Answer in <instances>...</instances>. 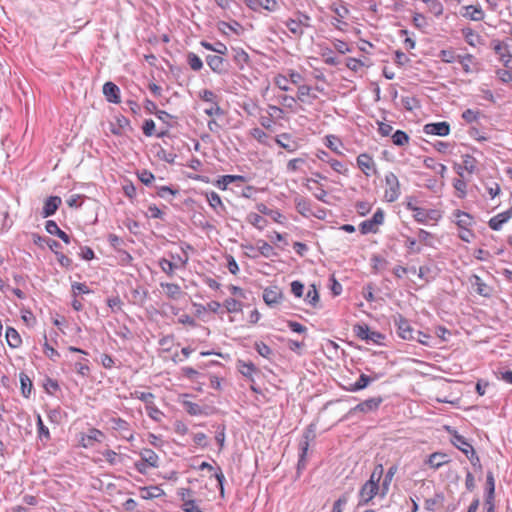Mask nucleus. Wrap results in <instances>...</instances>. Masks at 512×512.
Instances as JSON below:
<instances>
[{"label":"nucleus","mask_w":512,"mask_h":512,"mask_svg":"<svg viewBox=\"0 0 512 512\" xmlns=\"http://www.w3.org/2000/svg\"><path fill=\"white\" fill-rule=\"evenodd\" d=\"M157 157L167 163H174L176 155L173 153L166 152L165 149L160 148V150L157 152Z\"/></svg>","instance_id":"nucleus-56"},{"label":"nucleus","mask_w":512,"mask_h":512,"mask_svg":"<svg viewBox=\"0 0 512 512\" xmlns=\"http://www.w3.org/2000/svg\"><path fill=\"white\" fill-rule=\"evenodd\" d=\"M62 203V199L59 196H50L48 197L43 205L42 208V216L44 218H47L49 216H52L56 213L57 209Z\"/></svg>","instance_id":"nucleus-8"},{"label":"nucleus","mask_w":512,"mask_h":512,"mask_svg":"<svg viewBox=\"0 0 512 512\" xmlns=\"http://www.w3.org/2000/svg\"><path fill=\"white\" fill-rule=\"evenodd\" d=\"M397 470H398V467L396 465H392L387 470V472L384 476L383 482H382L381 496H385L387 494L389 485H390L394 475L396 474Z\"/></svg>","instance_id":"nucleus-26"},{"label":"nucleus","mask_w":512,"mask_h":512,"mask_svg":"<svg viewBox=\"0 0 512 512\" xmlns=\"http://www.w3.org/2000/svg\"><path fill=\"white\" fill-rule=\"evenodd\" d=\"M511 218H512V206L508 210L492 217L489 220L488 225L492 230L498 231L502 228L503 224L508 222Z\"/></svg>","instance_id":"nucleus-7"},{"label":"nucleus","mask_w":512,"mask_h":512,"mask_svg":"<svg viewBox=\"0 0 512 512\" xmlns=\"http://www.w3.org/2000/svg\"><path fill=\"white\" fill-rule=\"evenodd\" d=\"M385 183L387 189L385 191V197L388 202L396 201L401 192H400V183L397 176L393 172H389L385 175Z\"/></svg>","instance_id":"nucleus-2"},{"label":"nucleus","mask_w":512,"mask_h":512,"mask_svg":"<svg viewBox=\"0 0 512 512\" xmlns=\"http://www.w3.org/2000/svg\"><path fill=\"white\" fill-rule=\"evenodd\" d=\"M142 129H143V133L146 136H148V137L152 136L153 132L155 130V123H154V121L152 119L146 120L144 122V125H143Z\"/></svg>","instance_id":"nucleus-64"},{"label":"nucleus","mask_w":512,"mask_h":512,"mask_svg":"<svg viewBox=\"0 0 512 512\" xmlns=\"http://www.w3.org/2000/svg\"><path fill=\"white\" fill-rule=\"evenodd\" d=\"M274 83L276 86L282 91H289L290 87L288 85L289 79L284 75H277L274 79Z\"/></svg>","instance_id":"nucleus-51"},{"label":"nucleus","mask_w":512,"mask_h":512,"mask_svg":"<svg viewBox=\"0 0 512 512\" xmlns=\"http://www.w3.org/2000/svg\"><path fill=\"white\" fill-rule=\"evenodd\" d=\"M294 201L296 209L300 214L307 216L309 213H311V204L309 200L303 197H296Z\"/></svg>","instance_id":"nucleus-29"},{"label":"nucleus","mask_w":512,"mask_h":512,"mask_svg":"<svg viewBox=\"0 0 512 512\" xmlns=\"http://www.w3.org/2000/svg\"><path fill=\"white\" fill-rule=\"evenodd\" d=\"M285 25L289 29V31L296 36L300 37L304 33L303 29L301 28L299 22L296 19H288L285 22Z\"/></svg>","instance_id":"nucleus-37"},{"label":"nucleus","mask_w":512,"mask_h":512,"mask_svg":"<svg viewBox=\"0 0 512 512\" xmlns=\"http://www.w3.org/2000/svg\"><path fill=\"white\" fill-rule=\"evenodd\" d=\"M370 328L366 324H356L354 325L353 331L355 335L362 339V340H368V333Z\"/></svg>","instance_id":"nucleus-39"},{"label":"nucleus","mask_w":512,"mask_h":512,"mask_svg":"<svg viewBox=\"0 0 512 512\" xmlns=\"http://www.w3.org/2000/svg\"><path fill=\"white\" fill-rule=\"evenodd\" d=\"M359 230L362 234L375 233L378 230V226L371 219L363 221L359 225Z\"/></svg>","instance_id":"nucleus-38"},{"label":"nucleus","mask_w":512,"mask_h":512,"mask_svg":"<svg viewBox=\"0 0 512 512\" xmlns=\"http://www.w3.org/2000/svg\"><path fill=\"white\" fill-rule=\"evenodd\" d=\"M475 57L471 54L458 55L457 61L461 64L465 73H472L471 65L474 63Z\"/></svg>","instance_id":"nucleus-30"},{"label":"nucleus","mask_w":512,"mask_h":512,"mask_svg":"<svg viewBox=\"0 0 512 512\" xmlns=\"http://www.w3.org/2000/svg\"><path fill=\"white\" fill-rule=\"evenodd\" d=\"M187 61L190 68L194 71H199L203 67V62L198 55L193 52L188 53Z\"/></svg>","instance_id":"nucleus-35"},{"label":"nucleus","mask_w":512,"mask_h":512,"mask_svg":"<svg viewBox=\"0 0 512 512\" xmlns=\"http://www.w3.org/2000/svg\"><path fill=\"white\" fill-rule=\"evenodd\" d=\"M326 141H327V143H326L327 147H329L331 150H333L336 153H339V154L341 153L338 150V148L342 144H341L340 140L337 137H335L333 135H329V136L326 137Z\"/></svg>","instance_id":"nucleus-52"},{"label":"nucleus","mask_w":512,"mask_h":512,"mask_svg":"<svg viewBox=\"0 0 512 512\" xmlns=\"http://www.w3.org/2000/svg\"><path fill=\"white\" fill-rule=\"evenodd\" d=\"M207 200L209 202V205L214 209L216 210L218 213L220 211H223L224 210V205L222 203V200L220 198V196L212 191L210 193L207 194Z\"/></svg>","instance_id":"nucleus-31"},{"label":"nucleus","mask_w":512,"mask_h":512,"mask_svg":"<svg viewBox=\"0 0 512 512\" xmlns=\"http://www.w3.org/2000/svg\"><path fill=\"white\" fill-rule=\"evenodd\" d=\"M160 267L162 268V270L168 274L169 276H172L173 273H174V266H176V262H173L167 258H161V261H160Z\"/></svg>","instance_id":"nucleus-45"},{"label":"nucleus","mask_w":512,"mask_h":512,"mask_svg":"<svg viewBox=\"0 0 512 512\" xmlns=\"http://www.w3.org/2000/svg\"><path fill=\"white\" fill-rule=\"evenodd\" d=\"M135 396L137 399L144 402L147 406L153 404L155 396L150 392H135Z\"/></svg>","instance_id":"nucleus-54"},{"label":"nucleus","mask_w":512,"mask_h":512,"mask_svg":"<svg viewBox=\"0 0 512 512\" xmlns=\"http://www.w3.org/2000/svg\"><path fill=\"white\" fill-rule=\"evenodd\" d=\"M421 1L427 5L428 10L432 14H434L436 17H439L443 13V5L440 1H438V0H421Z\"/></svg>","instance_id":"nucleus-33"},{"label":"nucleus","mask_w":512,"mask_h":512,"mask_svg":"<svg viewBox=\"0 0 512 512\" xmlns=\"http://www.w3.org/2000/svg\"><path fill=\"white\" fill-rule=\"evenodd\" d=\"M453 215L459 228L469 227L473 223V217L467 212L456 210Z\"/></svg>","instance_id":"nucleus-16"},{"label":"nucleus","mask_w":512,"mask_h":512,"mask_svg":"<svg viewBox=\"0 0 512 512\" xmlns=\"http://www.w3.org/2000/svg\"><path fill=\"white\" fill-rule=\"evenodd\" d=\"M470 282L472 286L475 287V290L479 295L484 297L491 296V288L486 285L479 276L473 275Z\"/></svg>","instance_id":"nucleus-15"},{"label":"nucleus","mask_w":512,"mask_h":512,"mask_svg":"<svg viewBox=\"0 0 512 512\" xmlns=\"http://www.w3.org/2000/svg\"><path fill=\"white\" fill-rule=\"evenodd\" d=\"M475 158L469 154H466L463 156V165H464V168L469 172V173H473L474 169H475Z\"/></svg>","instance_id":"nucleus-55"},{"label":"nucleus","mask_w":512,"mask_h":512,"mask_svg":"<svg viewBox=\"0 0 512 512\" xmlns=\"http://www.w3.org/2000/svg\"><path fill=\"white\" fill-rule=\"evenodd\" d=\"M452 443L455 447H457L459 450H461L466 456L470 453V447H472L471 444L467 442L465 437L462 435H459L455 432Z\"/></svg>","instance_id":"nucleus-25"},{"label":"nucleus","mask_w":512,"mask_h":512,"mask_svg":"<svg viewBox=\"0 0 512 512\" xmlns=\"http://www.w3.org/2000/svg\"><path fill=\"white\" fill-rule=\"evenodd\" d=\"M394 326L397 329V334L404 340H413L416 338L415 332L409 321L401 314L397 313L392 317Z\"/></svg>","instance_id":"nucleus-1"},{"label":"nucleus","mask_w":512,"mask_h":512,"mask_svg":"<svg viewBox=\"0 0 512 512\" xmlns=\"http://www.w3.org/2000/svg\"><path fill=\"white\" fill-rule=\"evenodd\" d=\"M496 75L504 83L512 82V71H511V69H508V68H506V69H498L496 71Z\"/></svg>","instance_id":"nucleus-53"},{"label":"nucleus","mask_w":512,"mask_h":512,"mask_svg":"<svg viewBox=\"0 0 512 512\" xmlns=\"http://www.w3.org/2000/svg\"><path fill=\"white\" fill-rule=\"evenodd\" d=\"M103 436V433L98 429H90L89 434L87 435V444L84 446L92 445L93 441H100V438Z\"/></svg>","instance_id":"nucleus-57"},{"label":"nucleus","mask_w":512,"mask_h":512,"mask_svg":"<svg viewBox=\"0 0 512 512\" xmlns=\"http://www.w3.org/2000/svg\"><path fill=\"white\" fill-rule=\"evenodd\" d=\"M330 9L337 15V18H335L336 23L333 22L332 24L336 28H340L339 24L342 23L341 19L345 18L349 13L348 8L344 5H340V6L332 5L330 7Z\"/></svg>","instance_id":"nucleus-32"},{"label":"nucleus","mask_w":512,"mask_h":512,"mask_svg":"<svg viewBox=\"0 0 512 512\" xmlns=\"http://www.w3.org/2000/svg\"><path fill=\"white\" fill-rule=\"evenodd\" d=\"M282 139L288 140V139H290V135L288 133H283V134L279 135L275 139V141L280 147H282L283 149H286L288 152H294L295 146H291L290 144L283 142Z\"/></svg>","instance_id":"nucleus-49"},{"label":"nucleus","mask_w":512,"mask_h":512,"mask_svg":"<svg viewBox=\"0 0 512 512\" xmlns=\"http://www.w3.org/2000/svg\"><path fill=\"white\" fill-rule=\"evenodd\" d=\"M215 440L219 444L220 450L224 447L225 443V425H219L215 435Z\"/></svg>","instance_id":"nucleus-58"},{"label":"nucleus","mask_w":512,"mask_h":512,"mask_svg":"<svg viewBox=\"0 0 512 512\" xmlns=\"http://www.w3.org/2000/svg\"><path fill=\"white\" fill-rule=\"evenodd\" d=\"M160 286L165 290V294L169 299L178 300L184 295V292L178 284L161 283Z\"/></svg>","instance_id":"nucleus-13"},{"label":"nucleus","mask_w":512,"mask_h":512,"mask_svg":"<svg viewBox=\"0 0 512 512\" xmlns=\"http://www.w3.org/2000/svg\"><path fill=\"white\" fill-rule=\"evenodd\" d=\"M370 384L371 379L368 377V375L362 373L356 382L351 383L348 387H346V390L350 392H356L366 388Z\"/></svg>","instance_id":"nucleus-21"},{"label":"nucleus","mask_w":512,"mask_h":512,"mask_svg":"<svg viewBox=\"0 0 512 512\" xmlns=\"http://www.w3.org/2000/svg\"><path fill=\"white\" fill-rule=\"evenodd\" d=\"M457 56L453 50H441L439 52V58L445 63H453L457 61Z\"/></svg>","instance_id":"nucleus-44"},{"label":"nucleus","mask_w":512,"mask_h":512,"mask_svg":"<svg viewBox=\"0 0 512 512\" xmlns=\"http://www.w3.org/2000/svg\"><path fill=\"white\" fill-rule=\"evenodd\" d=\"M392 142L397 146H404L409 142V136L402 130H396L392 135Z\"/></svg>","instance_id":"nucleus-34"},{"label":"nucleus","mask_w":512,"mask_h":512,"mask_svg":"<svg viewBox=\"0 0 512 512\" xmlns=\"http://www.w3.org/2000/svg\"><path fill=\"white\" fill-rule=\"evenodd\" d=\"M224 306H225L227 312H230V313L238 312V311H241V309H242L241 303L234 298L226 299L224 302Z\"/></svg>","instance_id":"nucleus-43"},{"label":"nucleus","mask_w":512,"mask_h":512,"mask_svg":"<svg viewBox=\"0 0 512 512\" xmlns=\"http://www.w3.org/2000/svg\"><path fill=\"white\" fill-rule=\"evenodd\" d=\"M234 61L240 68H243V65L249 61V55L243 49H237L235 50Z\"/></svg>","instance_id":"nucleus-40"},{"label":"nucleus","mask_w":512,"mask_h":512,"mask_svg":"<svg viewBox=\"0 0 512 512\" xmlns=\"http://www.w3.org/2000/svg\"><path fill=\"white\" fill-rule=\"evenodd\" d=\"M214 477L215 479L217 480L218 482V486H219V490H220V494L221 496H224V481H225V476L222 472V469L220 467L217 468L215 474H214Z\"/></svg>","instance_id":"nucleus-59"},{"label":"nucleus","mask_w":512,"mask_h":512,"mask_svg":"<svg viewBox=\"0 0 512 512\" xmlns=\"http://www.w3.org/2000/svg\"><path fill=\"white\" fill-rule=\"evenodd\" d=\"M448 462L447 455L443 453L435 452L428 458L427 463L434 469L440 468L442 465Z\"/></svg>","instance_id":"nucleus-27"},{"label":"nucleus","mask_w":512,"mask_h":512,"mask_svg":"<svg viewBox=\"0 0 512 512\" xmlns=\"http://www.w3.org/2000/svg\"><path fill=\"white\" fill-rule=\"evenodd\" d=\"M283 298L281 289L277 286L267 287L263 291V300L268 306L278 304Z\"/></svg>","instance_id":"nucleus-5"},{"label":"nucleus","mask_w":512,"mask_h":512,"mask_svg":"<svg viewBox=\"0 0 512 512\" xmlns=\"http://www.w3.org/2000/svg\"><path fill=\"white\" fill-rule=\"evenodd\" d=\"M205 113L208 116H222L224 115L223 109L219 106L218 101H214V103H210V106L205 109Z\"/></svg>","instance_id":"nucleus-47"},{"label":"nucleus","mask_w":512,"mask_h":512,"mask_svg":"<svg viewBox=\"0 0 512 512\" xmlns=\"http://www.w3.org/2000/svg\"><path fill=\"white\" fill-rule=\"evenodd\" d=\"M462 34L465 38V41L470 45V46H477L478 44H481L482 42V38L481 36L476 33L474 30H472L471 28H464L462 29Z\"/></svg>","instance_id":"nucleus-23"},{"label":"nucleus","mask_w":512,"mask_h":512,"mask_svg":"<svg viewBox=\"0 0 512 512\" xmlns=\"http://www.w3.org/2000/svg\"><path fill=\"white\" fill-rule=\"evenodd\" d=\"M304 285L300 281H293L291 283V292L296 297H301L303 295Z\"/></svg>","instance_id":"nucleus-63"},{"label":"nucleus","mask_w":512,"mask_h":512,"mask_svg":"<svg viewBox=\"0 0 512 512\" xmlns=\"http://www.w3.org/2000/svg\"><path fill=\"white\" fill-rule=\"evenodd\" d=\"M467 458L469 459V461L471 462V464H472L475 468H477V469H479V470H481V469H482V465H481V463H480V459H479V457L476 455V452H475V450H474V448H473V447H470V453L468 454Z\"/></svg>","instance_id":"nucleus-61"},{"label":"nucleus","mask_w":512,"mask_h":512,"mask_svg":"<svg viewBox=\"0 0 512 512\" xmlns=\"http://www.w3.org/2000/svg\"><path fill=\"white\" fill-rule=\"evenodd\" d=\"M357 164L366 176H370L371 171L376 173V170L374 169V161L372 157L366 153H362L357 157Z\"/></svg>","instance_id":"nucleus-11"},{"label":"nucleus","mask_w":512,"mask_h":512,"mask_svg":"<svg viewBox=\"0 0 512 512\" xmlns=\"http://www.w3.org/2000/svg\"><path fill=\"white\" fill-rule=\"evenodd\" d=\"M305 302L311 305L314 308H318L320 305V297L317 291V288L314 284L310 285L306 296L304 298Z\"/></svg>","instance_id":"nucleus-22"},{"label":"nucleus","mask_w":512,"mask_h":512,"mask_svg":"<svg viewBox=\"0 0 512 512\" xmlns=\"http://www.w3.org/2000/svg\"><path fill=\"white\" fill-rule=\"evenodd\" d=\"M255 349L264 358H269L272 354L271 348L263 342H256Z\"/></svg>","instance_id":"nucleus-50"},{"label":"nucleus","mask_w":512,"mask_h":512,"mask_svg":"<svg viewBox=\"0 0 512 512\" xmlns=\"http://www.w3.org/2000/svg\"><path fill=\"white\" fill-rule=\"evenodd\" d=\"M309 441H310V434L309 432H306L303 436V440H301L299 444L300 449V455L299 460L297 464V471L300 473L301 470H303L306 467V456L309 449Z\"/></svg>","instance_id":"nucleus-9"},{"label":"nucleus","mask_w":512,"mask_h":512,"mask_svg":"<svg viewBox=\"0 0 512 512\" xmlns=\"http://www.w3.org/2000/svg\"><path fill=\"white\" fill-rule=\"evenodd\" d=\"M137 176L144 185H150L155 179L154 175L146 169L139 171Z\"/></svg>","instance_id":"nucleus-48"},{"label":"nucleus","mask_w":512,"mask_h":512,"mask_svg":"<svg viewBox=\"0 0 512 512\" xmlns=\"http://www.w3.org/2000/svg\"><path fill=\"white\" fill-rule=\"evenodd\" d=\"M178 193L177 189H173L170 186H160L157 188V195L163 199H168L169 196H175Z\"/></svg>","instance_id":"nucleus-41"},{"label":"nucleus","mask_w":512,"mask_h":512,"mask_svg":"<svg viewBox=\"0 0 512 512\" xmlns=\"http://www.w3.org/2000/svg\"><path fill=\"white\" fill-rule=\"evenodd\" d=\"M103 94L106 100L110 103L118 104L121 101L120 89L111 81H108L103 85Z\"/></svg>","instance_id":"nucleus-6"},{"label":"nucleus","mask_w":512,"mask_h":512,"mask_svg":"<svg viewBox=\"0 0 512 512\" xmlns=\"http://www.w3.org/2000/svg\"><path fill=\"white\" fill-rule=\"evenodd\" d=\"M148 291L141 287L131 290V301L135 305L143 306L147 300Z\"/></svg>","instance_id":"nucleus-18"},{"label":"nucleus","mask_w":512,"mask_h":512,"mask_svg":"<svg viewBox=\"0 0 512 512\" xmlns=\"http://www.w3.org/2000/svg\"><path fill=\"white\" fill-rule=\"evenodd\" d=\"M141 460L150 467H158V455L149 448H145L140 452Z\"/></svg>","instance_id":"nucleus-17"},{"label":"nucleus","mask_w":512,"mask_h":512,"mask_svg":"<svg viewBox=\"0 0 512 512\" xmlns=\"http://www.w3.org/2000/svg\"><path fill=\"white\" fill-rule=\"evenodd\" d=\"M492 47L494 52L501 58L503 57H509L512 58V53L509 51V46L505 42H501L499 40H493L492 41Z\"/></svg>","instance_id":"nucleus-24"},{"label":"nucleus","mask_w":512,"mask_h":512,"mask_svg":"<svg viewBox=\"0 0 512 512\" xmlns=\"http://www.w3.org/2000/svg\"><path fill=\"white\" fill-rule=\"evenodd\" d=\"M444 500V495L442 493H437L433 498H429L425 500V509L428 511H434L436 505L442 503Z\"/></svg>","instance_id":"nucleus-36"},{"label":"nucleus","mask_w":512,"mask_h":512,"mask_svg":"<svg viewBox=\"0 0 512 512\" xmlns=\"http://www.w3.org/2000/svg\"><path fill=\"white\" fill-rule=\"evenodd\" d=\"M383 402L382 397H373L369 398L359 404H357L354 408L351 409L352 412H363L368 413L375 411L379 408L380 404Z\"/></svg>","instance_id":"nucleus-4"},{"label":"nucleus","mask_w":512,"mask_h":512,"mask_svg":"<svg viewBox=\"0 0 512 512\" xmlns=\"http://www.w3.org/2000/svg\"><path fill=\"white\" fill-rule=\"evenodd\" d=\"M5 337H6V341H7L8 345L11 348H18L22 343V339H21L19 333L17 332V330H15L12 327L6 328Z\"/></svg>","instance_id":"nucleus-19"},{"label":"nucleus","mask_w":512,"mask_h":512,"mask_svg":"<svg viewBox=\"0 0 512 512\" xmlns=\"http://www.w3.org/2000/svg\"><path fill=\"white\" fill-rule=\"evenodd\" d=\"M383 472H384L383 465L382 464L376 465L371 476H370V479L367 482H373V484L379 485V482L383 476Z\"/></svg>","instance_id":"nucleus-46"},{"label":"nucleus","mask_w":512,"mask_h":512,"mask_svg":"<svg viewBox=\"0 0 512 512\" xmlns=\"http://www.w3.org/2000/svg\"><path fill=\"white\" fill-rule=\"evenodd\" d=\"M19 379L21 384V393L25 398H28L33 388L32 381L30 377L23 372L20 373Z\"/></svg>","instance_id":"nucleus-28"},{"label":"nucleus","mask_w":512,"mask_h":512,"mask_svg":"<svg viewBox=\"0 0 512 512\" xmlns=\"http://www.w3.org/2000/svg\"><path fill=\"white\" fill-rule=\"evenodd\" d=\"M44 354L53 361L60 357L58 351L51 347L47 341L44 344Z\"/></svg>","instance_id":"nucleus-60"},{"label":"nucleus","mask_w":512,"mask_h":512,"mask_svg":"<svg viewBox=\"0 0 512 512\" xmlns=\"http://www.w3.org/2000/svg\"><path fill=\"white\" fill-rule=\"evenodd\" d=\"M206 62L214 73L223 74L227 70L225 66L226 61L221 55H207Z\"/></svg>","instance_id":"nucleus-10"},{"label":"nucleus","mask_w":512,"mask_h":512,"mask_svg":"<svg viewBox=\"0 0 512 512\" xmlns=\"http://www.w3.org/2000/svg\"><path fill=\"white\" fill-rule=\"evenodd\" d=\"M481 113L480 111L478 110H473V109H466L463 113H462V118L467 122V123H473V122H476L479 117H480Z\"/></svg>","instance_id":"nucleus-42"},{"label":"nucleus","mask_w":512,"mask_h":512,"mask_svg":"<svg viewBox=\"0 0 512 512\" xmlns=\"http://www.w3.org/2000/svg\"><path fill=\"white\" fill-rule=\"evenodd\" d=\"M239 372L249 378L251 381H253L252 375L254 372L258 371L256 366L252 362H245L243 360H238L237 363Z\"/></svg>","instance_id":"nucleus-20"},{"label":"nucleus","mask_w":512,"mask_h":512,"mask_svg":"<svg viewBox=\"0 0 512 512\" xmlns=\"http://www.w3.org/2000/svg\"><path fill=\"white\" fill-rule=\"evenodd\" d=\"M378 491V484H373V482H366L360 489V497L365 503H368L374 498Z\"/></svg>","instance_id":"nucleus-12"},{"label":"nucleus","mask_w":512,"mask_h":512,"mask_svg":"<svg viewBox=\"0 0 512 512\" xmlns=\"http://www.w3.org/2000/svg\"><path fill=\"white\" fill-rule=\"evenodd\" d=\"M423 131L428 135H437L443 137L450 133V125L445 121L429 123L424 126Z\"/></svg>","instance_id":"nucleus-3"},{"label":"nucleus","mask_w":512,"mask_h":512,"mask_svg":"<svg viewBox=\"0 0 512 512\" xmlns=\"http://www.w3.org/2000/svg\"><path fill=\"white\" fill-rule=\"evenodd\" d=\"M200 97L203 101H205L207 103H214V101L217 100L216 94L213 91L208 90V89L203 90L200 93Z\"/></svg>","instance_id":"nucleus-62"},{"label":"nucleus","mask_w":512,"mask_h":512,"mask_svg":"<svg viewBox=\"0 0 512 512\" xmlns=\"http://www.w3.org/2000/svg\"><path fill=\"white\" fill-rule=\"evenodd\" d=\"M465 9V13H463V17L468 18L472 21H482L484 19V12L480 6L468 5L463 7Z\"/></svg>","instance_id":"nucleus-14"}]
</instances>
